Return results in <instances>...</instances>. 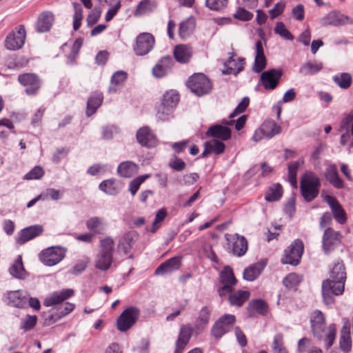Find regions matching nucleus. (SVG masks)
Segmentation results:
<instances>
[{
    "label": "nucleus",
    "mask_w": 353,
    "mask_h": 353,
    "mask_svg": "<svg viewBox=\"0 0 353 353\" xmlns=\"http://www.w3.org/2000/svg\"><path fill=\"white\" fill-rule=\"evenodd\" d=\"M345 280V265L341 261H337L330 272V279L322 283L321 294L326 305L334 303V296H339L343 293Z\"/></svg>",
    "instance_id": "obj_1"
},
{
    "label": "nucleus",
    "mask_w": 353,
    "mask_h": 353,
    "mask_svg": "<svg viewBox=\"0 0 353 353\" xmlns=\"http://www.w3.org/2000/svg\"><path fill=\"white\" fill-rule=\"evenodd\" d=\"M310 324L312 332L319 341L325 342V348L329 349L336 339V328L334 323L325 327V319L319 310H315L311 316Z\"/></svg>",
    "instance_id": "obj_2"
},
{
    "label": "nucleus",
    "mask_w": 353,
    "mask_h": 353,
    "mask_svg": "<svg viewBox=\"0 0 353 353\" xmlns=\"http://www.w3.org/2000/svg\"><path fill=\"white\" fill-rule=\"evenodd\" d=\"M310 324L312 332L319 341L325 342V348L329 349L336 339V328L334 323L325 327V319L319 310H315L311 316Z\"/></svg>",
    "instance_id": "obj_3"
},
{
    "label": "nucleus",
    "mask_w": 353,
    "mask_h": 353,
    "mask_svg": "<svg viewBox=\"0 0 353 353\" xmlns=\"http://www.w3.org/2000/svg\"><path fill=\"white\" fill-rule=\"evenodd\" d=\"M99 252L95 256L94 266L97 269L106 271L113 263L114 241L111 236H106L99 241Z\"/></svg>",
    "instance_id": "obj_4"
},
{
    "label": "nucleus",
    "mask_w": 353,
    "mask_h": 353,
    "mask_svg": "<svg viewBox=\"0 0 353 353\" xmlns=\"http://www.w3.org/2000/svg\"><path fill=\"white\" fill-rule=\"evenodd\" d=\"M321 182L313 172L305 173L301 179V195L307 202L313 201L319 194Z\"/></svg>",
    "instance_id": "obj_5"
},
{
    "label": "nucleus",
    "mask_w": 353,
    "mask_h": 353,
    "mask_svg": "<svg viewBox=\"0 0 353 353\" xmlns=\"http://www.w3.org/2000/svg\"><path fill=\"white\" fill-rule=\"evenodd\" d=\"M192 92L198 97L208 94L212 89V83L203 74L199 73L190 77L187 83Z\"/></svg>",
    "instance_id": "obj_6"
},
{
    "label": "nucleus",
    "mask_w": 353,
    "mask_h": 353,
    "mask_svg": "<svg viewBox=\"0 0 353 353\" xmlns=\"http://www.w3.org/2000/svg\"><path fill=\"white\" fill-rule=\"evenodd\" d=\"M220 282L217 285V291L221 297H225L233 289L236 283L232 269L230 266H225L220 272Z\"/></svg>",
    "instance_id": "obj_7"
},
{
    "label": "nucleus",
    "mask_w": 353,
    "mask_h": 353,
    "mask_svg": "<svg viewBox=\"0 0 353 353\" xmlns=\"http://www.w3.org/2000/svg\"><path fill=\"white\" fill-rule=\"evenodd\" d=\"M140 315L139 310L136 307L126 308L119 316L117 325L121 332H125L130 329L137 322Z\"/></svg>",
    "instance_id": "obj_8"
},
{
    "label": "nucleus",
    "mask_w": 353,
    "mask_h": 353,
    "mask_svg": "<svg viewBox=\"0 0 353 353\" xmlns=\"http://www.w3.org/2000/svg\"><path fill=\"white\" fill-rule=\"evenodd\" d=\"M65 250L59 246H52L43 250L40 255V261L47 266H53L65 257Z\"/></svg>",
    "instance_id": "obj_9"
},
{
    "label": "nucleus",
    "mask_w": 353,
    "mask_h": 353,
    "mask_svg": "<svg viewBox=\"0 0 353 353\" xmlns=\"http://www.w3.org/2000/svg\"><path fill=\"white\" fill-rule=\"evenodd\" d=\"M303 251L304 246L302 241L296 239L285 250V255L282 259L283 263L297 265L300 262Z\"/></svg>",
    "instance_id": "obj_10"
},
{
    "label": "nucleus",
    "mask_w": 353,
    "mask_h": 353,
    "mask_svg": "<svg viewBox=\"0 0 353 353\" xmlns=\"http://www.w3.org/2000/svg\"><path fill=\"white\" fill-rule=\"evenodd\" d=\"M235 321V316L232 314H225L220 317L212 327V335L216 339H220L231 330Z\"/></svg>",
    "instance_id": "obj_11"
},
{
    "label": "nucleus",
    "mask_w": 353,
    "mask_h": 353,
    "mask_svg": "<svg viewBox=\"0 0 353 353\" xmlns=\"http://www.w3.org/2000/svg\"><path fill=\"white\" fill-rule=\"evenodd\" d=\"M234 121L223 119L221 123L210 126L206 132V136L221 141H227L231 137V130L228 125H232Z\"/></svg>",
    "instance_id": "obj_12"
},
{
    "label": "nucleus",
    "mask_w": 353,
    "mask_h": 353,
    "mask_svg": "<svg viewBox=\"0 0 353 353\" xmlns=\"http://www.w3.org/2000/svg\"><path fill=\"white\" fill-rule=\"evenodd\" d=\"M342 235L339 232L331 228L325 230L322 239L323 250L325 254H330L341 243Z\"/></svg>",
    "instance_id": "obj_13"
},
{
    "label": "nucleus",
    "mask_w": 353,
    "mask_h": 353,
    "mask_svg": "<svg viewBox=\"0 0 353 353\" xmlns=\"http://www.w3.org/2000/svg\"><path fill=\"white\" fill-rule=\"evenodd\" d=\"M26 33L25 27L20 25L17 31L10 32L6 38L5 47L10 50H17L23 47L25 43Z\"/></svg>",
    "instance_id": "obj_14"
},
{
    "label": "nucleus",
    "mask_w": 353,
    "mask_h": 353,
    "mask_svg": "<svg viewBox=\"0 0 353 353\" xmlns=\"http://www.w3.org/2000/svg\"><path fill=\"white\" fill-rule=\"evenodd\" d=\"M19 82L26 87L25 92L28 95H35L39 91L41 81L34 73H25L18 76Z\"/></svg>",
    "instance_id": "obj_15"
},
{
    "label": "nucleus",
    "mask_w": 353,
    "mask_h": 353,
    "mask_svg": "<svg viewBox=\"0 0 353 353\" xmlns=\"http://www.w3.org/2000/svg\"><path fill=\"white\" fill-rule=\"evenodd\" d=\"M154 45V37L152 34L148 32H143L137 36L134 50L137 55L143 56L151 51Z\"/></svg>",
    "instance_id": "obj_16"
},
{
    "label": "nucleus",
    "mask_w": 353,
    "mask_h": 353,
    "mask_svg": "<svg viewBox=\"0 0 353 353\" xmlns=\"http://www.w3.org/2000/svg\"><path fill=\"white\" fill-rule=\"evenodd\" d=\"M225 238L229 244H232V253L237 256H243L248 248L246 239L238 234H225Z\"/></svg>",
    "instance_id": "obj_17"
},
{
    "label": "nucleus",
    "mask_w": 353,
    "mask_h": 353,
    "mask_svg": "<svg viewBox=\"0 0 353 353\" xmlns=\"http://www.w3.org/2000/svg\"><path fill=\"white\" fill-rule=\"evenodd\" d=\"M282 74L281 70L271 69L263 72L261 75V81L264 88L266 90L275 89Z\"/></svg>",
    "instance_id": "obj_18"
},
{
    "label": "nucleus",
    "mask_w": 353,
    "mask_h": 353,
    "mask_svg": "<svg viewBox=\"0 0 353 353\" xmlns=\"http://www.w3.org/2000/svg\"><path fill=\"white\" fill-rule=\"evenodd\" d=\"M43 232V228L41 225H34L22 229L16 237V243L23 245L25 243L39 236Z\"/></svg>",
    "instance_id": "obj_19"
},
{
    "label": "nucleus",
    "mask_w": 353,
    "mask_h": 353,
    "mask_svg": "<svg viewBox=\"0 0 353 353\" xmlns=\"http://www.w3.org/2000/svg\"><path fill=\"white\" fill-rule=\"evenodd\" d=\"M320 23L323 26H340L346 23L353 24V20L339 12H331L321 18Z\"/></svg>",
    "instance_id": "obj_20"
},
{
    "label": "nucleus",
    "mask_w": 353,
    "mask_h": 353,
    "mask_svg": "<svg viewBox=\"0 0 353 353\" xmlns=\"http://www.w3.org/2000/svg\"><path fill=\"white\" fill-rule=\"evenodd\" d=\"M193 333V328L189 324L183 325L179 330L178 339L175 344L174 353H183L189 343Z\"/></svg>",
    "instance_id": "obj_21"
},
{
    "label": "nucleus",
    "mask_w": 353,
    "mask_h": 353,
    "mask_svg": "<svg viewBox=\"0 0 353 353\" xmlns=\"http://www.w3.org/2000/svg\"><path fill=\"white\" fill-rule=\"evenodd\" d=\"M325 201L329 205L333 216L339 224H344L347 220L346 213L339 201L333 196L327 195Z\"/></svg>",
    "instance_id": "obj_22"
},
{
    "label": "nucleus",
    "mask_w": 353,
    "mask_h": 353,
    "mask_svg": "<svg viewBox=\"0 0 353 353\" xmlns=\"http://www.w3.org/2000/svg\"><path fill=\"white\" fill-rule=\"evenodd\" d=\"M174 64L170 56L162 57L152 68V74L157 78H162L171 70Z\"/></svg>",
    "instance_id": "obj_23"
},
{
    "label": "nucleus",
    "mask_w": 353,
    "mask_h": 353,
    "mask_svg": "<svg viewBox=\"0 0 353 353\" xmlns=\"http://www.w3.org/2000/svg\"><path fill=\"white\" fill-rule=\"evenodd\" d=\"M138 143L142 146L153 148L156 145L157 139L148 127L141 128L136 134Z\"/></svg>",
    "instance_id": "obj_24"
},
{
    "label": "nucleus",
    "mask_w": 353,
    "mask_h": 353,
    "mask_svg": "<svg viewBox=\"0 0 353 353\" xmlns=\"http://www.w3.org/2000/svg\"><path fill=\"white\" fill-rule=\"evenodd\" d=\"M8 304L19 308L28 307V295L21 290L10 291L7 293Z\"/></svg>",
    "instance_id": "obj_25"
},
{
    "label": "nucleus",
    "mask_w": 353,
    "mask_h": 353,
    "mask_svg": "<svg viewBox=\"0 0 353 353\" xmlns=\"http://www.w3.org/2000/svg\"><path fill=\"white\" fill-rule=\"evenodd\" d=\"M256 54L252 68L254 72H261L266 66V59L264 54L263 43L259 40L255 43Z\"/></svg>",
    "instance_id": "obj_26"
},
{
    "label": "nucleus",
    "mask_w": 353,
    "mask_h": 353,
    "mask_svg": "<svg viewBox=\"0 0 353 353\" xmlns=\"http://www.w3.org/2000/svg\"><path fill=\"white\" fill-rule=\"evenodd\" d=\"M85 225L87 229L90 231L93 235L102 234L106 230V222L103 218L99 216H92L86 221Z\"/></svg>",
    "instance_id": "obj_27"
},
{
    "label": "nucleus",
    "mask_w": 353,
    "mask_h": 353,
    "mask_svg": "<svg viewBox=\"0 0 353 353\" xmlns=\"http://www.w3.org/2000/svg\"><path fill=\"white\" fill-rule=\"evenodd\" d=\"M181 259L180 257H172L165 262L161 264L155 270L154 274L156 275H163L168 273H171L180 268Z\"/></svg>",
    "instance_id": "obj_28"
},
{
    "label": "nucleus",
    "mask_w": 353,
    "mask_h": 353,
    "mask_svg": "<svg viewBox=\"0 0 353 353\" xmlns=\"http://www.w3.org/2000/svg\"><path fill=\"white\" fill-rule=\"evenodd\" d=\"M225 149V145L222 141L214 139L204 143V150L201 157L204 158L210 154H221Z\"/></svg>",
    "instance_id": "obj_29"
},
{
    "label": "nucleus",
    "mask_w": 353,
    "mask_h": 353,
    "mask_svg": "<svg viewBox=\"0 0 353 353\" xmlns=\"http://www.w3.org/2000/svg\"><path fill=\"white\" fill-rule=\"evenodd\" d=\"M192 49L188 45H178L174 49V57L181 63H188L192 57Z\"/></svg>",
    "instance_id": "obj_30"
},
{
    "label": "nucleus",
    "mask_w": 353,
    "mask_h": 353,
    "mask_svg": "<svg viewBox=\"0 0 353 353\" xmlns=\"http://www.w3.org/2000/svg\"><path fill=\"white\" fill-rule=\"evenodd\" d=\"M54 21V15L49 11L43 12L38 17L36 29L38 32H46L50 30Z\"/></svg>",
    "instance_id": "obj_31"
},
{
    "label": "nucleus",
    "mask_w": 353,
    "mask_h": 353,
    "mask_svg": "<svg viewBox=\"0 0 353 353\" xmlns=\"http://www.w3.org/2000/svg\"><path fill=\"white\" fill-rule=\"evenodd\" d=\"M225 70H223V73L225 74H233L236 75L244 68V59L243 58L234 59L233 57H230L229 60L225 63Z\"/></svg>",
    "instance_id": "obj_32"
},
{
    "label": "nucleus",
    "mask_w": 353,
    "mask_h": 353,
    "mask_svg": "<svg viewBox=\"0 0 353 353\" xmlns=\"http://www.w3.org/2000/svg\"><path fill=\"white\" fill-rule=\"evenodd\" d=\"M137 239V234L134 232H128L121 237L118 247L124 254H128Z\"/></svg>",
    "instance_id": "obj_33"
},
{
    "label": "nucleus",
    "mask_w": 353,
    "mask_h": 353,
    "mask_svg": "<svg viewBox=\"0 0 353 353\" xmlns=\"http://www.w3.org/2000/svg\"><path fill=\"white\" fill-rule=\"evenodd\" d=\"M73 293L74 292L71 289L64 290L59 293H54L47 297L44 300L43 304L47 307L59 305V303L70 297Z\"/></svg>",
    "instance_id": "obj_34"
},
{
    "label": "nucleus",
    "mask_w": 353,
    "mask_h": 353,
    "mask_svg": "<svg viewBox=\"0 0 353 353\" xmlns=\"http://www.w3.org/2000/svg\"><path fill=\"white\" fill-rule=\"evenodd\" d=\"M196 21L194 18L190 17L181 21L179 27V35L182 39L188 38L194 31Z\"/></svg>",
    "instance_id": "obj_35"
},
{
    "label": "nucleus",
    "mask_w": 353,
    "mask_h": 353,
    "mask_svg": "<svg viewBox=\"0 0 353 353\" xmlns=\"http://www.w3.org/2000/svg\"><path fill=\"white\" fill-rule=\"evenodd\" d=\"M139 170V166L135 163L126 161L121 163L117 168L119 175L123 178H130L137 174Z\"/></svg>",
    "instance_id": "obj_36"
},
{
    "label": "nucleus",
    "mask_w": 353,
    "mask_h": 353,
    "mask_svg": "<svg viewBox=\"0 0 353 353\" xmlns=\"http://www.w3.org/2000/svg\"><path fill=\"white\" fill-rule=\"evenodd\" d=\"M74 308V305L70 303H65L63 305H59L56 309H52L50 315L49 316L50 320L54 323L61 319L63 316H66L71 312Z\"/></svg>",
    "instance_id": "obj_37"
},
{
    "label": "nucleus",
    "mask_w": 353,
    "mask_h": 353,
    "mask_svg": "<svg viewBox=\"0 0 353 353\" xmlns=\"http://www.w3.org/2000/svg\"><path fill=\"white\" fill-rule=\"evenodd\" d=\"M127 73L122 70H119L114 72L110 80V85L108 88V92L116 93L123 85L127 79Z\"/></svg>",
    "instance_id": "obj_38"
},
{
    "label": "nucleus",
    "mask_w": 353,
    "mask_h": 353,
    "mask_svg": "<svg viewBox=\"0 0 353 353\" xmlns=\"http://www.w3.org/2000/svg\"><path fill=\"white\" fill-rule=\"evenodd\" d=\"M264 263H256L245 269L243 272V278L249 281L255 280L265 268Z\"/></svg>",
    "instance_id": "obj_39"
},
{
    "label": "nucleus",
    "mask_w": 353,
    "mask_h": 353,
    "mask_svg": "<svg viewBox=\"0 0 353 353\" xmlns=\"http://www.w3.org/2000/svg\"><path fill=\"white\" fill-rule=\"evenodd\" d=\"M323 68V63L316 60L309 61L303 63L299 68V72L305 76L313 75Z\"/></svg>",
    "instance_id": "obj_40"
},
{
    "label": "nucleus",
    "mask_w": 353,
    "mask_h": 353,
    "mask_svg": "<svg viewBox=\"0 0 353 353\" xmlns=\"http://www.w3.org/2000/svg\"><path fill=\"white\" fill-rule=\"evenodd\" d=\"M281 132V127L273 121H265L261 126V132L268 138H272Z\"/></svg>",
    "instance_id": "obj_41"
},
{
    "label": "nucleus",
    "mask_w": 353,
    "mask_h": 353,
    "mask_svg": "<svg viewBox=\"0 0 353 353\" xmlns=\"http://www.w3.org/2000/svg\"><path fill=\"white\" fill-rule=\"evenodd\" d=\"M226 296H228V301L232 305L240 307L248 299L250 292L246 290H238L234 292H230Z\"/></svg>",
    "instance_id": "obj_42"
},
{
    "label": "nucleus",
    "mask_w": 353,
    "mask_h": 353,
    "mask_svg": "<svg viewBox=\"0 0 353 353\" xmlns=\"http://www.w3.org/2000/svg\"><path fill=\"white\" fill-rule=\"evenodd\" d=\"M340 348L345 353L351 350L352 341L350 337V329L344 325L341 330V337L339 341Z\"/></svg>",
    "instance_id": "obj_43"
},
{
    "label": "nucleus",
    "mask_w": 353,
    "mask_h": 353,
    "mask_svg": "<svg viewBox=\"0 0 353 353\" xmlns=\"http://www.w3.org/2000/svg\"><path fill=\"white\" fill-rule=\"evenodd\" d=\"M327 179L330 183L333 185L336 188H342L344 183L340 179L336 168L334 165L330 166L325 172Z\"/></svg>",
    "instance_id": "obj_44"
},
{
    "label": "nucleus",
    "mask_w": 353,
    "mask_h": 353,
    "mask_svg": "<svg viewBox=\"0 0 353 353\" xmlns=\"http://www.w3.org/2000/svg\"><path fill=\"white\" fill-rule=\"evenodd\" d=\"M10 274L19 279H23L26 277V272L24 269L22 259L20 256L9 269Z\"/></svg>",
    "instance_id": "obj_45"
},
{
    "label": "nucleus",
    "mask_w": 353,
    "mask_h": 353,
    "mask_svg": "<svg viewBox=\"0 0 353 353\" xmlns=\"http://www.w3.org/2000/svg\"><path fill=\"white\" fill-rule=\"evenodd\" d=\"M28 63V60L23 56L12 55L6 59V65L10 69L23 68Z\"/></svg>",
    "instance_id": "obj_46"
},
{
    "label": "nucleus",
    "mask_w": 353,
    "mask_h": 353,
    "mask_svg": "<svg viewBox=\"0 0 353 353\" xmlns=\"http://www.w3.org/2000/svg\"><path fill=\"white\" fill-rule=\"evenodd\" d=\"M340 132H350L353 136V110L343 114L339 125Z\"/></svg>",
    "instance_id": "obj_47"
},
{
    "label": "nucleus",
    "mask_w": 353,
    "mask_h": 353,
    "mask_svg": "<svg viewBox=\"0 0 353 353\" xmlns=\"http://www.w3.org/2000/svg\"><path fill=\"white\" fill-rule=\"evenodd\" d=\"M282 194V186L279 183L274 184L269 188L265 195V199L270 202L276 201L281 199Z\"/></svg>",
    "instance_id": "obj_48"
},
{
    "label": "nucleus",
    "mask_w": 353,
    "mask_h": 353,
    "mask_svg": "<svg viewBox=\"0 0 353 353\" xmlns=\"http://www.w3.org/2000/svg\"><path fill=\"white\" fill-rule=\"evenodd\" d=\"M103 97L99 94L90 97L87 101V115L91 116L94 114L98 108L101 105Z\"/></svg>",
    "instance_id": "obj_49"
},
{
    "label": "nucleus",
    "mask_w": 353,
    "mask_h": 353,
    "mask_svg": "<svg viewBox=\"0 0 353 353\" xmlns=\"http://www.w3.org/2000/svg\"><path fill=\"white\" fill-rule=\"evenodd\" d=\"M333 81L341 88L346 90L352 84V77L347 72H342L332 78Z\"/></svg>",
    "instance_id": "obj_50"
},
{
    "label": "nucleus",
    "mask_w": 353,
    "mask_h": 353,
    "mask_svg": "<svg viewBox=\"0 0 353 353\" xmlns=\"http://www.w3.org/2000/svg\"><path fill=\"white\" fill-rule=\"evenodd\" d=\"M303 161L299 159L296 161L291 162L288 164V180L291 185L294 187L296 186V174L297 170Z\"/></svg>",
    "instance_id": "obj_51"
},
{
    "label": "nucleus",
    "mask_w": 353,
    "mask_h": 353,
    "mask_svg": "<svg viewBox=\"0 0 353 353\" xmlns=\"http://www.w3.org/2000/svg\"><path fill=\"white\" fill-rule=\"evenodd\" d=\"M248 310L250 312L254 310L260 314L265 315L268 312V305L262 299H254L248 304Z\"/></svg>",
    "instance_id": "obj_52"
},
{
    "label": "nucleus",
    "mask_w": 353,
    "mask_h": 353,
    "mask_svg": "<svg viewBox=\"0 0 353 353\" xmlns=\"http://www.w3.org/2000/svg\"><path fill=\"white\" fill-rule=\"evenodd\" d=\"M100 190L110 195H114L118 192L117 182L115 179H108L103 181L99 185Z\"/></svg>",
    "instance_id": "obj_53"
},
{
    "label": "nucleus",
    "mask_w": 353,
    "mask_h": 353,
    "mask_svg": "<svg viewBox=\"0 0 353 353\" xmlns=\"http://www.w3.org/2000/svg\"><path fill=\"white\" fill-rule=\"evenodd\" d=\"M179 101V94L175 91L170 90L163 94L161 103L170 108H172V109H174Z\"/></svg>",
    "instance_id": "obj_54"
},
{
    "label": "nucleus",
    "mask_w": 353,
    "mask_h": 353,
    "mask_svg": "<svg viewBox=\"0 0 353 353\" xmlns=\"http://www.w3.org/2000/svg\"><path fill=\"white\" fill-rule=\"evenodd\" d=\"M210 310L208 307H203L199 312V317L196 321V327L197 329L203 328L209 322Z\"/></svg>",
    "instance_id": "obj_55"
},
{
    "label": "nucleus",
    "mask_w": 353,
    "mask_h": 353,
    "mask_svg": "<svg viewBox=\"0 0 353 353\" xmlns=\"http://www.w3.org/2000/svg\"><path fill=\"white\" fill-rule=\"evenodd\" d=\"M74 8V15H73V29L74 30H77L81 25V20L83 19V10L81 6L77 2L72 3Z\"/></svg>",
    "instance_id": "obj_56"
},
{
    "label": "nucleus",
    "mask_w": 353,
    "mask_h": 353,
    "mask_svg": "<svg viewBox=\"0 0 353 353\" xmlns=\"http://www.w3.org/2000/svg\"><path fill=\"white\" fill-rule=\"evenodd\" d=\"M150 177V174H143L137 176L130 181L129 184V191L132 196H134L139 190L141 185L148 178Z\"/></svg>",
    "instance_id": "obj_57"
},
{
    "label": "nucleus",
    "mask_w": 353,
    "mask_h": 353,
    "mask_svg": "<svg viewBox=\"0 0 353 353\" xmlns=\"http://www.w3.org/2000/svg\"><path fill=\"white\" fill-rule=\"evenodd\" d=\"M152 3L150 0H143L141 1L138 6L134 12L135 16H141L152 12Z\"/></svg>",
    "instance_id": "obj_58"
},
{
    "label": "nucleus",
    "mask_w": 353,
    "mask_h": 353,
    "mask_svg": "<svg viewBox=\"0 0 353 353\" xmlns=\"http://www.w3.org/2000/svg\"><path fill=\"white\" fill-rule=\"evenodd\" d=\"M173 110L174 109L172 108H170L161 103L158 107L157 117L161 121H165L171 116Z\"/></svg>",
    "instance_id": "obj_59"
},
{
    "label": "nucleus",
    "mask_w": 353,
    "mask_h": 353,
    "mask_svg": "<svg viewBox=\"0 0 353 353\" xmlns=\"http://www.w3.org/2000/svg\"><path fill=\"white\" fill-rule=\"evenodd\" d=\"M274 32L286 40L292 41L294 39L293 35L285 28V24L283 22H277L274 28Z\"/></svg>",
    "instance_id": "obj_60"
},
{
    "label": "nucleus",
    "mask_w": 353,
    "mask_h": 353,
    "mask_svg": "<svg viewBox=\"0 0 353 353\" xmlns=\"http://www.w3.org/2000/svg\"><path fill=\"white\" fill-rule=\"evenodd\" d=\"M37 317L35 315H27L23 319H21L20 328L24 331L32 330L36 325Z\"/></svg>",
    "instance_id": "obj_61"
},
{
    "label": "nucleus",
    "mask_w": 353,
    "mask_h": 353,
    "mask_svg": "<svg viewBox=\"0 0 353 353\" xmlns=\"http://www.w3.org/2000/svg\"><path fill=\"white\" fill-rule=\"evenodd\" d=\"M228 5V0H206L205 6L211 10L219 11Z\"/></svg>",
    "instance_id": "obj_62"
},
{
    "label": "nucleus",
    "mask_w": 353,
    "mask_h": 353,
    "mask_svg": "<svg viewBox=\"0 0 353 353\" xmlns=\"http://www.w3.org/2000/svg\"><path fill=\"white\" fill-rule=\"evenodd\" d=\"M314 347L311 339L307 337H303L298 341L297 352L299 353H308L309 350Z\"/></svg>",
    "instance_id": "obj_63"
},
{
    "label": "nucleus",
    "mask_w": 353,
    "mask_h": 353,
    "mask_svg": "<svg viewBox=\"0 0 353 353\" xmlns=\"http://www.w3.org/2000/svg\"><path fill=\"white\" fill-rule=\"evenodd\" d=\"M301 280V278L295 273H291L287 275L283 279V284L287 288H293L298 285Z\"/></svg>",
    "instance_id": "obj_64"
}]
</instances>
